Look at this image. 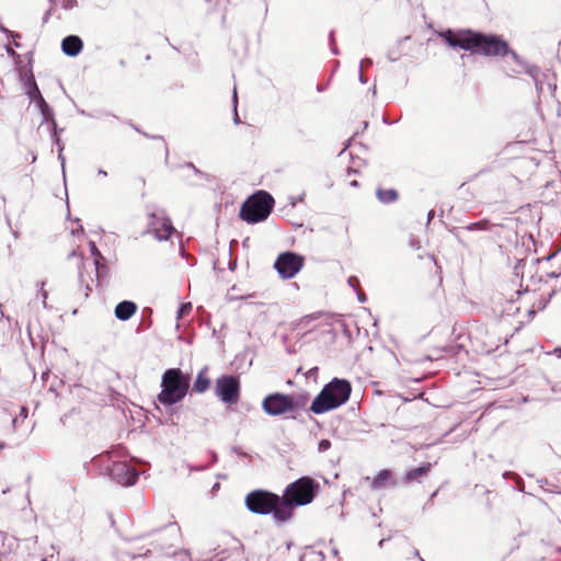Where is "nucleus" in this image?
<instances>
[{
    "instance_id": "1",
    "label": "nucleus",
    "mask_w": 561,
    "mask_h": 561,
    "mask_svg": "<svg viewBox=\"0 0 561 561\" xmlns=\"http://www.w3.org/2000/svg\"><path fill=\"white\" fill-rule=\"evenodd\" d=\"M319 489V483L310 477H302L288 484L282 496V505L275 512V522L285 523L289 520L295 506H302L311 503Z\"/></svg>"
},
{
    "instance_id": "2",
    "label": "nucleus",
    "mask_w": 561,
    "mask_h": 561,
    "mask_svg": "<svg viewBox=\"0 0 561 561\" xmlns=\"http://www.w3.org/2000/svg\"><path fill=\"white\" fill-rule=\"evenodd\" d=\"M351 391L352 387L347 380L334 378L313 399L310 410L314 414H322L334 410L348 400Z\"/></svg>"
},
{
    "instance_id": "3",
    "label": "nucleus",
    "mask_w": 561,
    "mask_h": 561,
    "mask_svg": "<svg viewBox=\"0 0 561 561\" xmlns=\"http://www.w3.org/2000/svg\"><path fill=\"white\" fill-rule=\"evenodd\" d=\"M191 378L180 368L167 369L161 378V391L158 401L163 405H173L181 402L190 389Z\"/></svg>"
},
{
    "instance_id": "4",
    "label": "nucleus",
    "mask_w": 561,
    "mask_h": 561,
    "mask_svg": "<svg viewBox=\"0 0 561 561\" xmlns=\"http://www.w3.org/2000/svg\"><path fill=\"white\" fill-rule=\"evenodd\" d=\"M309 402L307 392L290 394L274 392L267 394L262 401V410L270 416H280L304 410Z\"/></svg>"
},
{
    "instance_id": "5",
    "label": "nucleus",
    "mask_w": 561,
    "mask_h": 561,
    "mask_svg": "<svg viewBox=\"0 0 561 561\" xmlns=\"http://www.w3.org/2000/svg\"><path fill=\"white\" fill-rule=\"evenodd\" d=\"M273 206V197L267 192L259 191L242 204L240 217L249 224L260 222L270 216Z\"/></svg>"
},
{
    "instance_id": "6",
    "label": "nucleus",
    "mask_w": 561,
    "mask_h": 561,
    "mask_svg": "<svg viewBox=\"0 0 561 561\" xmlns=\"http://www.w3.org/2000/svg\"><path fill=\"white\" fill-rule=\"evenodd\" d=\"M471 50L490 57L506 56L511 57L508 43L497 35H483L472 32Z\"/></svg>"
},
{
    "instance_id": "7",
    "label": "nucleus",
    "mask_w": 561,
    "mask_h": 561,
    "mask_svg": "<svg viewBox=\"0 0 561 561\" xmlns=\"http://www.w3.org/2000/svg\"><path fill=\"white\" fill-rule=\"evenodd\" d=\"M280 505L282 497L263 490L252 491L245 497V506L250 512L259 515L273 514L274 519L275 512Z\"/></svg>"
},
{
    "instance_id": "8",
    "label": "nucleus",
    "mask_w": 561,
    "mask_h": 561,
    "mask_svg": "<svg viewBox=\"0 0 561 561\" xmlns=\"http://www.w3.org/2000/svg\"><path fill=\"white\" fill-rule=\"evenodd\" d=\"M216 396L227 404H234L239 401L240 381L236 376H221L216 380Z\"/></svg>"
},
{
    "instance_id": "9",
    "label": "nucleus",
    "mask_w": 561,
    "mask_h": 561,
    "mask_svg": "<svg viewBox=\"0 0 561 561\" xmlns=\"http://www.w3.org/2000/svg\"><path fill=\"white\" fill-rule=\"evenodd\" d=\"M304 259L293 252H285L278 255L274 263L275 270L284 279L293 278L302 267Z\"/></svg>"
},
{
    "instance_id": "10",
    "label": "nucleus",
    "mask_w": 561,
    "mask_h": 561,
    "mask_svg": "<svg viewBox=\"0 0 561 561\" xmlns=\"http://www.w3.org/2000/svg\"><path fill=\"white\" fill-rule=\"evenodd\" d=\"M149 232L159 241L168 240L174 232L171 219L165 217L163 211L150 214Z\"/></svg>"
},
{
    "instance_id": "11",
    "label": "nucleus",
    "mask_w": 561,
    "mask_h": 561,
    "mask_svg": "<svg viewBox=\"0 0 561 561\" xmlns=\"http://www.w3.org/2000/svg\"><path fill=\"white\" fill-rule=\"evenodd\" d=\"M110 476L117 483L128 486L136 483L138 472L136 469L126 461H117L110 468Z\"/></svg>"
},
{
    "instance_id": "12",
    "label": "nucleus",
    "mask_w": 561,
    "mask_h": 561,
    "mask_svg": "<svg viewBox=\"0 0 561 561\" xmlns=\"http://www.w3.org/2000/svg\"><path fill=\"white\" fill-rule=\"evenodd\" d=\"M36 106L38 107V110L41 111V114L43 115V122H47V123L51 124V127L54 129V135H53L54 141L58 146V159L61 162V168H62V171H64L65 170V157L62 154L64 145L61 144L60 138H59L58 133H57V124H56V121L54 118V112L48 106V104L46 103L44 98H39L38 102L36 103Z\"/></svg>"
},
{
    "instance_id": "13",
    "label": "nucleus",
    "mask_w": 561,
    "mask_h": 561,
    "mask_svg": "<svg viewBox=\"0 0 561 561\" xmlns=\"http://www.w3.org/2000/svg\"><path fill=\"white\" fill-rule=\"evenodd\" d=\"M442 36L451 47H459L465 50H471V31L459 32L457 34L453 33L451 31H447Z\"/></svg>"
},
{
    "instance_id": "14",
    "label": "nucleus",
    "mask_w": 561,
    "mask_h": 561,
    "mask_svg": "<svg viewBox=\"0 0 561 561\" xmlns=\"http://www.w3.org/2000/svg\"><path fill=\"white\" fill-rule=\"evenodd\" d=\"M366 480L370 483V488L376 491L396 485L392 472L387 469L380 470L373 479L367 477Z\"/></svg>"
},
{
    "instance_id": "15",
    "label": "nucleus",
    "mask_w": 561,
    "mask_h": 561,
    "mask_svg": "<svg viewBox=\"0 0 561 561\" xmlns=\"http://www.w3.org/2000/svg\"><path fill=\"white\" fill-rule=\"evenodd\" d=\"M511 57L522 67L525 69V72L529 75L534 82L535 87L538 93H541L542 91V82L539 79L540 69L537 66L528 65L516 53H511Z\"/></svg>"
},
{
    "instance_id": "16",
    "label": "nucleus",
    "mask_w": 561,
    "mask_h": 561,
    "mask_svg": "<svg viewBox=\"0 0 561 561\" xmlns=\"http://www.w3.org/2000/svg\"><path fill=\"white\" fill-rule=\"evenodd\" d=\"M83 47V43L79 36L69 35L61 42V49L64 54L70 57L77 56Z\"/></svg>"
},
{
    "instance_id": "17",
    "label": "nucleus",
    "mask_w": 561,
    "mask_h": 561,
    "mask_svg": "<svg viewBox=\"0 0 561 561\" xmlns=\"http://www.w3.org/2000/svg\"><path fill=\"white\" fill-rule=\"evenodd\" d=\"M137 311L135 302L124 300L115 307V317L121 321L129 320Z\"/></svg>"
},
{
    "instance_id": "18",
    "label": "nucleus",
    "mask_w": 561,
    "mask_h": 561,
    "mask_svg": "<svg viewBox=\"0 0 561 561\" xmlns=\"http://www.w3.org/2000/svg\"><path fill=\"white\" fill-rule=\"evenodd\" d=\"M206 373H207V368H204L202 369L194 383H193V391L196 392V393H203L205 392L209 386H210V380L209 378L206 376Z\"/></svg>"
},
{
    "instance_id": "19",
    "label": "nucleus",
    "mask_w": 561,
    "mask_h": 561,
    "mask_svg": "<svg viewBox=\"0 0 561 561\" xmlns=\"http://www.w3.org/2000/svg\"><path fill=\"white\" fill-rule=\"evenodd\" d=\"M25 89H26V94L28 95V98L32 102L37 103L39 98H43L33 76H31L25 81Z\"/></svg>"
},
{
    "instance_id": "20",
    "label": "nucleus",
    "mask_w": 561,
    "mask_h": 561,
    "mask_svg": "<svg viewBox=\"0 0 561 561\" xmlns=\"http://www.w3.org/2000/svg\"><path fill=\"white\" fill-rule=\"evenodd\" d=\"M431 465H424L414 469H411L405 474V482H412L419 480L420 478L426 476L430 471Z\"/></svg>"
},
{
    "instance_id": "21",
    "label": "nucleus",
    "mask_w": 561,
    "mask_h": 561,
    "mask_svg": "<svg viewBox=\"0 0 561 561\" xmlns=\"http://www.w3.org/2000/svg\"><path fill=\"white\" fill-rule=\"evenodd\" d=\"M377 197L381 203L388 204L392 203L398 198V193L396 190H378Z\"/></svg>"
},
{
    "instance_id": "22",
    "label": "nucleus",
    "mask_w": 561,
    "mask_h": 561,
    "mask_svg": "<svg viewBox=\"0 0 561 561\" xmlns=\"http://www.w3.org/2000/svg\"><path fill=\"white\" fill-rule=\"evenodd\" d=\"M89 247H90L91 255L94 259L95 270L98 272L99 271L100 261L103 259V256H102L101 252L99 251V249L96 248V245H95V243L93 241H91L89 243Z\"/></svg>"
},
{
    "instance_id": "23",
    "label": "nucleus",
    "mask_w": 561,
    "mask_h": 561,
    "mask_svg": "<svg viewBox=\"0 0 561 561\" xmlns=\"http://www.w3.org/2000/svg\"><path fill=\"white\" fill-rule=\"evenodd\" d=\"M489 227H490L489 222L484 220V221H478V222L468 225L467 227H465V229H467L468 231H476V230H488Z\"/></svg>"
},
{
    "instance_id": "24",
    "label": "nucleus",
    "mask_w": 561,
    "mask_h": 561,
    "mask_svg": "<svg viewBox=\"0 0 561 561\" xmlns=\"http://www.w3.org/2000/svg\"><path fill=\"white\" fill-rule=\"evenodd\" d=\"M510 59H512L515 64L514 67H506V75L510 76V77H514L520 72H525V69L522 68L512 57H510Z\"/></svg>"
},
{
    "instance_id": "25",
    "label": "nucleus",
    "mask_w": 561,
    "mask_h": 561,
    "mask_svg": "<svg viewBox=\"0 0 561 561\" xmlns=\"http://www.w3.org/2000/svg\"><path fill=\"white\" fill-rule=\"evenodd\" d=\"M27 417V409L25 407H22L20 409V414L19 416H15L13 420H12V424H13V427L16 428L18 425H19V422H20V419L23 421Z\"/></svg>"
},
{
    "instance_id": "26",
    "label": "nucleus",
    "mask_w": 561,
    "mask_h": 561,
    "mask_svg": "<svg viewBox=\"0 0 561 561\" xmlns=\"http://www.w3.org/2000/svg\"><path fill=\"white\" fill-rule=\"evenodd\" d=\"M191 310H192L191 302L182 304L178 311V318H182V317L186 316Z\"/></svg>"
},
{
    "instance_id": "27",
    "label": "nucleus",
    "mask_w": 561,
    "mask_h": 561,
    "mask_svg": "<svg viewBox=\"0 0 561 561\" xmlns=\"http://www.w3.org/2000/svg\"><path fill=\"white\" fill-rule=\"evenodd\" d=\"M331 448V442L329 439H321L318 444V450L324 453Z\"/></svg>"
},
{
    "instance_id": "28",
    "label": "nucleus",
    "mask_w": 561,
    "mask_h": 561,
    "mask_svg": "<svg viewBox=\"0 0 561 561\" xmlns=\"http://www.w3.org/2000/svg\"><path fill=\"white\" fill-rule=\"evenodd\" d=\"M232 102H233V110H234V118H233V121H234L236 124H239L240 119H239V116H238V113H237L238 98H237V90L236 89L233 90Z\"/></svg>"
},
{
    "instance_id": "29",
    "label": "nucleus",
    "mask_w": 561,
    "mask_h": 561,
    "mask_svg": "<svg viewBox=\"0 0 561 561\" xmlns=\"http://www.w3.org/2000/svg\"><path fill=\"white\" fill-rule=\"evenodd\" d=\"M44 286H45V282H42V283H41V289H39V293H41V296H42V302H43V306L46 308V306H47L46 300H47L48 294H47V291L44 289Z\"/></svg>"
},
{
    "instance_id": "30",
    "label": "nucleus",
    "mask_w": 561,
    "mask_h": 561,
    "mask_svg": "<svg viewBox=\"0 0 561 561\" xmlns=\"http://www.w3.org/2000/svg\"><path fill=\"white\" fill-rule=\"evenodd\" d=\"M347 283L350 284V286H352L353 288H356V285L358 284V279L355 277V276H351L348 279H347Z\"/></svg>"
},
{
    "instance_id": "31",
    "label": "nucleus",
    "mask_w": 561,
    "mask_h": 561,
    "mask_svg": "<svg viewBox=\"0 0 561 561\" xmlns=\"http://www.w3.org/2000/svg\"><path fill=\"white\" fill-rule=\"evenodd\" d=\"M373 64L371 59L365 58L360 61V68H364L365 66H370Z\"/></svg>"
},
{
    "instance_id": "32",
    "label": "nucleus",
    "mask_w": 561,
    "mask_h": 561,
    "mask_svg": "<svg viewBox=\"0 0 561 561\" xmlns=\"http://www.w3.org/2000/svg\"><path fill=\"white\" fill-rule=\"evenodd\" d=\"M553 355H556L557 357L561 358V347H557L553 350V352L551 353Z\"/></svg>"
},
{
    "instance_id": "33",
    "label": "nucleus",
    "mask_w": 561,
    "mask_h": 561,
    "mask_svg": "<svg viewBox=\"0 0 561 561\" xmlns=\"http://www.w3.org/2000/svg\"><path fill=\"white\" fill-rule=\"evenodd\" d=\"M359 80H360V82L365 83L364 76H363V68H359Z\"/></svg>"
},
{
    "instance_id": "34",
    "label": "nucleus",
    "mask_w": 561,
    "mask_h": 561,
    "mask_svg": "<svg viewBox=\"0 0 561 561\" xmlns=\"http://www.w3.org/2000/svg\"><path fill=\"white\" fill-rule=\"evenodd\" d=\"M99 174H100V175H103V176H106V175H107V172H106V171H104V170H102V169H100V170H99Z\"/></svg>"
},
{
    "instance_id": "35",
    "label": "nucleus",
    "mask_w": 561,
    "mask_h": 561,
    "mask_svg": "<svg viewBox=\"0 0 561 561\" xmlns=\"http://www.w3.org/2000/svg\"><path fill=\"white\" fill-rule=\"evenodd\" d=\"M358 299H359L360 301H364L366 298H365V296H364V295L358 294Z\"/></svg>"
},
{
    "instance_id": "36",
    "label": "nucleus",
    "mask_w": 561,
    "mask_h": 561,
    "mask_svg": "<svg viewBox=\"0 0 561 561\" xmlns=\"http://www.w3.org/2000/svg\"><path fill=\"white\" fill-rule=\"evenodd\" d=\"M187 165L192 168L195 172H198V170L192 163H188Z\"/></svg>"
},
{
    "instance_id": "37",
    "label": "nucleus",
    "mask_w": 561,
    "mask_h": 561,
    "mask_svg": "<svg viewBox=\"0 0 561 561\" xmlns=\"http://www.w3.org/2000/svg\"><path fill=\"white\" fill-rule=\"evenodd\" d=\"M145 554H146V552L145 553L139 552L137 554H133V557H141V556H145Z\"/></svg>"
},
{
    "instance_id": "38",
    "label": "nucleus",
    "mask_w": 561,
    "mask_h": 561,
    "mask_svg": "<svg viewBox=\"0 0 561 561\" xmlns=\"http://www.w3.org/2000/svg\"><path fill=\"white\" fill-rule=\"evenodd\" d=\"M383 542H385V539H381V540L379 541V547H380V548H382Z\"/></svg>"
},
{
    "instance_id": "39",
    "label": "nucleus",
    "mask_w": 561,
    "mask_h": 561,
    "mask_svg": "<svg viewBox=\"0 0 561 561\" xmlns=\"http://www.w3.org/2000/svg\"><path fill=\"white\" fill-rule=\"evenodd\" d=\"M8 53H9V54H12V55H13V54H15V53H14V50H13V49H11V48H8Z\"/></svg>"
},
{
    "instance_id": "40",
    "label": "nucleus",
    "mask_w": 561,
    "mask_h": 561,
    "mask_svg": "<svg viewBox=\"0 0 561 561\" xmlns=\"http://www.w3.org/2000/svg\"><path fill=\"white\" fill-rule=\"evenodd\" d=\"M351 184H352L353 186H357V185H358L357 181H353Z\"/></svg>"
},
{
    "instance_id": "41",
    "label": "nucleus",
    "mask_w": 561,
    "mask_h": 561,
    "mask_svg": "<svg viewBox=\"0 0 561 561\" xmlns=\"http://www.w3.org/2000/svg\"><path fill=\"white\" fill-rule=\"evenodd\" d=\"M239 297L229 296L230 300L238 299Z\"/></svg>"
},
{
    "instance_id": "42",
    "label": "nucleus",
    "mask_w": 561,
    "mask_h": 561,
    "mask_svg": "<svg viewBox=\"0 0 561 561\" xmlns=\"http://www.w3.org/2000/svg\"><path fill=\"white\" fill-rule=\"evenodd\" d=\"M0 313L3 316L2 306L0 305Z\"/></svg>"
},
{
    "instance_id": "43",
    "label": "nucleus",
    "mask_w": 561,
    "mask_h": 561,
    "mask_svg": "<svg viewBox=\"0 0 561 561\" xmlns=\"http://www.w3.org/2000/svg\"><path fill=\"white\" fill-rule=\"evenodd\" d=\"M4 447V444H0V449Z\"/></svg>"
}]
</instances>
